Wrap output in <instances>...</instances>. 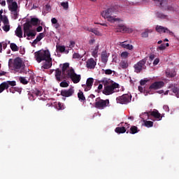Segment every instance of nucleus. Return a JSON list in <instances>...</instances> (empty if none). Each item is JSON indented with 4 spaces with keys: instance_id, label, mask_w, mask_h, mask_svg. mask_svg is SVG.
<instances>
[{
    "instance_id": "bb28decb",
    "label": "nucleus",
    "mask_w": 179,
    "mask_h": 179,
    "mask_svg": "<svg viewBox=\"0 0 179 179\" xmlns=\"http://www.w3.org/2000/svg\"><path fill=\"white\" fill-rule=\"evenodd\" d=\"M51 23L55 29H59V24L58 23V20H57V18L52 17L51 19Z\"/></svg>"
},
{
    "instance_id": "4468645a",
    "label": "nucleus",
    "mask_w": 179,
    "mask_h": 179,
    "mask_svg": "<svg viewBox=\"0 0 179 179\" xmlns=\"http://www.w3.org/2000/svg\"><path fill=\"white\" fill-rule=\"evenodd\" d=\"M94 82V80L93 79V78H89L87 79L86 84L82 85V87L84 88L85 92H89V90L92 89Z\"/></svg>"
},
{
    "instance_id": "bf43d9fd",
    "label": "nucleus",
    "mask_w": 179,
    "mask_h": 179,
    "mask_svg": "<svg viewBox=\"0 0 179 179\" xmlns=\"http://www.w3.org/2000/svg\"><path fill=\"white\" fill-rule=\"evenodd\" d=\"M163 108H164V110L165 111H166L167 113H169V111H170V109H169V106H167V105H164V106H163Z\"/></svg>"
},
{
    "instance_id": "a19ab883",
    "label": "nucleus",
    "mask_w": 179,
    "mask_h": 179,
    "mask_svg": "<svg viewBox=\"0 0 179 179\" xmlns=\"http://www.w3.org/2000/svg\"><path fill=\"white\" fill-rule=\"evenodd\" d=\"M172 92L173 93H174L175 96H176V97H179V89L174 87L173 88H172Z\"/></svg>"
},
{
    "instance_id": "cd10ccee",
    "label": "nucleus",
    "mask_w": 179,
    "mask_h": 179,
    "mask_svg": "<svg viewBox=\"0 0 179 179\" xmlns=\"http://www.w3.org/2000/svg\"><path fill=\"white\" fill-rule=\"evenodd\" d=\"M78 97L80 101H85V100H86L85 94H83V92L82 91H79V92L78 93Z\"/></svg>"
},
{
    "instance_id": "ea45409f",
    "label": "nucleus",
    "mask_w": 179,
    "mask_h": 179,
    "mask_svg": "<svg viewBox=\"0 0 179 179\" xmlns=\"http://www.w3.org/2000/svg\"><path fill=\"white\" fill-rule=\"evenodd\" d=\"M121 58H123L124 59L128 58V57H129V52L124 51L122 52L120 55Z\"/></svg>"
},
{
    "instance_id": "58836bf2",
    "label": "nucleus",
    "mask_w": 179,
    "mask_h": 179,
    "mask_svg": "<svg viewBox=\"0 0 179 179\" xmlns=\"http://www.w3.org/2000/svg\"><path fill=\"white\" fill-rule=\"evenodd\" d=\"M57 50L60 52H65V54H68L69 52V51L65 50V46H59V47H57Z\"/></svg>"
},
{
    "instance_id": "8fccbe9b",
    "label": "nucleus",
    "mask_w": 179,
    "mask_h": 179,
    "mask_svg": "<svg viewBox=\"0 0 179 179\" xmlns=\"http://www.w3.org/2000/svg\"><path fill=\"white\" fill-rule=\"evenodd\" d=\"M57 110H64L65 108V106H64V103H58L57 106Z\"/></svg>"
},
{
    "instance_id": "423d86ee",
    "label": "nucleus",
    "mask_w": 179,
    "mask_h": 179,
    "mask_svg": "<svg viewBox=\"0 0 179 179\" xmlns=\"http://www.w3.org/2000/svg\"><path fill=\"white\" fill-rule=\"evenodd\" d=\"M8 10L10 12L11 19L17 20L19 19V12H20V7L17 5V2L13 0H7Z\"/></svg>"
},
{
    "instance_id": "aec40b11",
    "label": "nucleus",
    "mask_w": 179,
    "mask_h": 179,
    "mask_svg": "<svg viewBox=\"0 0 179 179\" xmlns=\"http://www.w3.org/2000/svg\"><path fill=\"white\" fill-rule=\"evenodd\" d=\"M119 45L126 50H134V45L127 43V41L120 42Z\"/></svg>"
},
{
    "instance_id": "a211bd4d",
    "label": "nucleus",
    "mask_w": 179,
    "mask_h": 179,
    "mask_svg": "<svg viewBox=\"0 0 179 179\" xmlns=\"http://www.w3.org/2000/svg\"><path fill=\"white\" fill-rule=\"evenodd\" d=\"M73 93H75V90H73V88H70L67 90H62L61 95L63 96V97H71V96H72Z\"/></svg>"
},
{
    "instance_id": "4c0bfd02",
    "label": "nucleus",
    "mask_w": 179,
    "mask_h": 179,
    "mask_svg": "<svg viewBox=\"0 0 179 179\" xmlns=\"http://www.w3.org/2000/svg\"><path fill=\"white\" fill-rule=\"evenodd\" d=\"M10 47L12 51H14V52L19 51V47H17L16 43H10Z\"/></svg>"
},
{
    "instance_id": "9d476101",
    "label": "nucleus",
    "mask_w": 179,
    "mask_h": 179,
    "mask_svg": "<svg viewBox=\"0 0 179 179\" xmlns=\"http://www.w3.org/2000/svg\"><path fill=\"white\" fill-rule=\"evenodd\" d=\"M131 100H132V96L129 94H123L116 98V101L119 104H128L131 103Z\"/></svg>"
},
{
    "instance_id": "4d7b16f0",
    "label": "nucleus",
    "mask_w": 179,
    "mask_h": 179,
    "mask_svg": "<svg viewBox=\"0 0 179 179\" xmlns=\"http://www.w3.org/2000/svg\"><path fill=\"white\" fill-rule=\"evenodd\" d=\"M159 62H160V59H159V58H156L155 60H154V62H153V65L155 66H156V65H157L159 64Z\"/></svg>"
},
{
    "instance_id": "338daca9",
    "label": "nucleus",
    "mask_w": 179,
    "mask_h": 179,
    "mask_svg": "<svg viewBox=\"0 0 179 179\" xmlns=\"http://www.w3.org/2000/svg\"><path fill=\"white\" fill-rule=\"evenodd\" d=\"M6 75V72L5 71H0V76H5Z\"/></svg>"
},
{
    "instance_id": "774afa93",
    "label": "nucleus",
    "mask_w": 179,
    "mask_h": 179,
    "mask_svg": "<svg viewBox=\"0 0 179 179\" xmlns=\"http://www.w3.org/2000/svg\"><path fill=\"white\" fill-rule=\"evenodd\" d=\"M150 59L151 61H153V60L155 59V55H151L150 56Z\"/></svg>"
},
{
    "instance_id": "f03ea898",
    "label": "nucleus",
    "mask_w": 179,
    "mask_h": 179,
    "mask_svg": "<svg viewBox=\"0 0 179 179\" xmlns=\"http://www.w3.org/2000/svg\"><path fill=\"white\" fill-rule=\"evenodd\" d=\"M101 82L104 85L103 94L106 96H110L113 93H117L120 90V85L114 83L110 78H103Z\"/></svg>"
},
{
    "instance_id": "0e129e2a",
    "label": "nucleus",
    "mask_w": 179,
    "mask_h": 179,
    "mask_svg": "<svg viewBox=\"0 0 179 179\" xmlns=\"http://www.w3.org/2000/svg\"><path fill=\"white\" fill-rule=\"evenodd\" d=\"M36 31H37L38 32L42 31H43V27H41V26L38 27L36 28Z\"/></svg>"
},
{
    "instance_id": "473e14b6",
    "label": "nucleus",
    "mask_w": 179,
    "mask_h": 179,
    "mask_svg": "<svg viewBox=\"0 0 179 179\" xmlns=\"http://www.w3.org/2000/svg\"><path fill=\"white\" fill-rule=\"evenodd\" d=\"M144 122V125L145 127H146L147 128H152V127H153V122L150 121V120H145L143 121Z\"/></svg>"
},
{
    "instance_id": "393cba45",
    "label": "nucleus",
    "mask_w": 179,
    "mask_h": 179,
    "mask_svg": "<svg viewBox=\"0 0 179 179\" xmlns=\"http://www.w3.org/2000/svg\"><path fill=\"white\" fill-rule=\"evenodd\" d=\"M15 33L17 37H19V38H22L23 37V31H22V27L18 26L15 31Z\"/></svg>"
},
{
    "instance_id": "412c9836",
    "label": "nucleus",
    "mask_w": 179,
    "mask_h": 179,
    "mask_svg": "<svg viewBox=\"0 0 179 179\" xmlns=\"http://www.w3.org/2000/svg\"><path fill=\"white\" fill-rule=\"evenodd\" d=\"M151 115L155 118L156 121H162V115L157 111V110H154L151 112Z\"/></svg>"
},
{
    "instance_id": "6e6552de",
    "label": "nucleus",
    "mask_w": 179,
    "mask_h": 179,
    "mask_svg": "<svg viewBox=\"0 0 179 179\" xmlns=\"http://www.w3.org/2000/svg\"><path fill=\"white\" fill-rule=\"evenodd\" d=\"M148 61V59L144 58L141 60H140L138 62H137L136 64H134V72L136 73H141L142 71L146 69V62Z\"/></svg>"
},
{
    "instance_id": "c03bdc74",
    "label": "nucleus",
    "mask_w": 179,
    "mask_h": 179,
    "mask_svg": "<svg viewBox=\"0 0 179 179\" xmlns=\"http://www.w3.org/2000/svg\"><path fill=\"white\" fill-rule=\"evenodd\" d=\"M148 82H149V79L144 78L143 80H141L140 85H141V86H145L146 85V83H148Z\"/></svg>"
},
{
    "instance_id": "de8ad7c7",
    "label": "nucleus",
    "mask_w": 179,
    "mask_h": 179,
    "mask_svg": "<svg viewBox=\"0 0 179 179\" xmlns=\"http://www.w3.org/2000/svg\"><path fill=\"white\" fill-rule=\"evenodd\" d=\"M73 58L74 59H79L80 58H82V55H80V54H79V53L75 52V53L73 55Z\"/></svg>"
},
{
    "instance_id": "a18cd8bd",
    "label": "nucleus",
    "mask_w": 179,
    "mask_h": 179,
    "mask_svg": "<svg viewBox=\"0 0 179 179\" xmlns=\"http://www.w3.org/2000/svg\"><path fill=\"white\" fill-rule=\"evenodd\" d=\"M138 132V127L133 126L130 129V134H136Z\"/></svg>"
},
{
    "instance_id": "ddd939ff",
    "label": "nucleus",
    "mask_w": 179,
    "mask_h": 179,
    "mask_svg": "<svg viewBox=\"0 0 179 179\" xmlns=\"http://www.w3.org/2000/svg\"><path fill=\"white\" fill-rule=\"evenodd\" d=\"M116 31L117 33H132V29L128 28L124 24H120L116 28Z\"/></svg>"
},
{
    "instance_id": "49530a36",
    "label": "nucleus",
    "mask_w": 179,
    "mask_h": 179,
    "mask_svg": "<svg viewBox=\"0 0 179 179\" xmlns=\"http://www.w3.org/2000/svg\"><path fill=\"white\" fill-rule=\"evenodd\" d=\"M61 87H68L69 86V83L66 82V80L62 81L60 83Z\"/></svg>"
},
{
    "instance_id": "c9c22d12",
    "label": "nucleus",
    "mask_w": 179,
    "mask_h": 179,
    "mask_svg": "<svg viewBox=\"0 0 179 179\" xmlns=\"http://www.w3.org/2000/svg\"><path fill=\"white\" fill-rule=\"evenodd\" d=\"M140 118L143 120V121H145L146 120H149V113H144L141 115H140Z\"/></svg>"
},
{
    "instance_id": "864d4df0",
    "label": "nucleus",
    "mask_w": 179,
    "mask_h": 179,
    "mask_svg": "<svg viewBox=\"0 0 179 179\" xmlns=\"http://www.w3.org/2000/svg\"><path fill=\"white\" fill-rule=\"evenodd\" d=\"M157 17H159L160 19H165L166 18V15H163L162 13H157Z\"/></svg>"
},
{
    "instance_id": "1a4fd4ad",
    "label": "nucleus",
    "mask_w": 179,
    "mask_h": 179,
    "mask_svg": "<svg viewBox=\"0 0 179 179\" xmlns=\"http://www.w3.org/2000/svg\"><path fill=\"white\" fill-rule=\"evenodd\" d=\"M110 104V101L108 99L103 100L100 98H96L95 99L94 106L96 108H99V110H103Z\"/></svg>"
},
{
    "instance_id": "f3484780",
    "label": "nucleus",
    "mask_w": 179,
    "mask_h": 179,
    "mask_svg": "<svg viewBox=\"0 0 179 179\" xmlns=\"http://www.w3.org/2000/svg\"><path fill=\"white\" fill-rule=\"evenodd\" d=\"M96 65H97V62L93 58H90L86 62V67L88 68V69H94Z\"/></svg>"
},
{
    "instance_id": "5fc2aeb1",
    "label": "nucleus",
    "mask_w": 179,
    "mask_h": 179,
    "mask_svg": "<svg viewBox=\"0 0 179 179\" xmlns=\"http://www.w3.org/2000/svg\"><path fill=\"white\" fill-rule=\"evenodd\" d=\"M2 13H3V10H0V20H1V22L3 20V17H7L6 15H2Z\"/></svg>"
},
{
    "instance_id": "b1692460",
    "label": "nucleus",
    "mask_w": 179,
    "mask_h": 179,
    "mask_svg": "<svg viewBox=\"0 0 179 179\" xmlns=\"http://www.w3.org/2000/svg\"><path fill=\"white\" fill-rule=\"evenodd\" d=\"M127 129H128L127 126H126V127H122V126H120L115 129V132H116V134H125L127 132Z\"/></svg>"
},
{
    "instance_id": "39448f33",
    "label": "nucleus",
    "mask_w": 179,
    "mask_h": 179,
    "mask_svg": "<svg viewBox=\"0 0 179 179\" xmlns=\"http://www.w3.org/2000/svg\"><path fill=\"white\" fill-rule=\"evenodd\" d=\"M8 67L10 69L15 71V72H18V73L24 72V64L20 57H17L15 59H10L8 60Z\"/></svg>"
},
{
    "instance_id": "603ef678",
    "label": "nucleus",
    "mask_w": 179,
    "mask_h": 179,
    "mask_svg": "<svg viewBox=\"0 0 179 179\" xmlns=\"http://www.w3.org/2000/svg\"><path fill=\"white\" fill-rule=\"evenodd\" d=\"M166 75L167 78H173L176 76V73L166 71Z\"/></svg>"
},
{
    "instance_id": "79ce46f5",
    "label": "nucleus",
    "mask_w": 179,
    "mask_h": 179,
    "mask_svg": "<svg viewBox=\"0 0 179 179\" xmlns=\"http://www.w3.org/2000/svg\"><path fill=\"white\" fill-rule=\"evenodd\" d=\"M19 80L22 85H27V83H29V81L24 77H20Z\"/></svg>"
},
{
    "instance_id": "13d9d810",
    "label": "nucleus",
    "mask_w": 179,
    "mask_h": 179,
    "mask_svg": "<svg viewBox=\"0 0 179 179\" xmlns=\"http://www.w3.org/2000/svg\"><path fill=\"white\" fill-rule=\"evenodd\" d=\"M75 47V41H71L69 44V48H73Z\"/></svg>"
},
{
    "instance_id": "e433bc0d",
    "label": "nucleus",
    "mask_w": 179,
    "mask_h": 179,
    "mask_svg": "<svg viewBox=\"0 0 179 179\" xmlns=\"http://www.w3.org/2000/svg\"><path fill=\"white\" fill-rule=\"evenodd\" d=\"M34 94H36V96H41V92L39 90L35 91L34 94H31V96H29V100H34Z\"/></svg>"
},
{
    "instance_id": "69168bd1",
    "label": "nucleus",
    "mask_w": 179,
    "mask_h": 179,
    "mask_svg": "<svg viewBox=\"0 0 179 179\" xmlns=\"http://www.w3.org/2000/svg\"><path fill=\"white\" fill-rule=\"evenodd\" d=\"M143 85L138 86V90L141 93H142V92H143V87H142Z\"/></svg>"
},
{
    "instance_id": "7c9ffc66",
    "label": "nucleus",
    "mask_w": 179,
    "mask_h": 179,
    "mask_svg": "<svg viewBox=\"0 0 179 179\" xmlns=\"http://www.w3.org/2000/svg\"><path fill=\"white\" fill-rule=\"evenodd\" d=\"M88 31H91V33H94L95 36H101V32L97 30V29L90 28V29H88Z\"/></svg>"
},
{
    "instance_id": "09e8293b",
    "label": "nucleus",
    "mask_w": 179,
    "mask_h": 179,
    "mask_svg": "<svg viewBox=\"0 0 179 179\" xmlns=\"http://www.w3.org/2000/svg\"><path fill=\"white\" fill-rule=\"evenodd\" d=\"M44 38V33H40L37 36L36 39L39 41H41Z\"/></svg>"
},
{
    "instance_id": "72a5a7b5",
    "label": "nucleus",
    "mask_w": 179,
    "mask_h": 179,
    "mask_svg": "<svg viewBox=\"0 0 179 179\" xmlns=\"http://www.w3.org/2000/svg\"><path fill=\"white\" fill-rule=\"evenodd\" d=\"M152 31H153L152 29H146L141 34V36L142 37L146 38V37H149V33H152Z\"/></svg>"
},
{
    "instance_id": "20e7f679",
    "label": "nucleus",
    "mask_w": 179,
    "mask_h": 179,
    "mask_svg": "<svg viewBox=\"0 0 179 179\" xmlns=\"http://www.w3.org/2000/svg\"><path fill=\"white\" fill-rule=\"evenodd\" d=\"M115 15H117V10L114 8H108L101 13V16L110 23H115V22H122V20L117 17Z\"/></svg>"
},
{
    "instance_id": "c756f323",
    "label": "nucleus",
    "mask_w": 179,
    "mask_h": 179,
    "mask_svg": "<svg viewBox=\"0 0 179 179\" xmlns=\"http://www.w3.org/2000/svg\"><path fill=\"white\" fill-rule=\"evenodd\" d=\"M120 66H121L122 69H127V68H128V62L122 60L120 63Z\"/></svg>"
},
{
    "instance_id": "0eeeda50",
    "label": "nucleus",
    "mask_w": 179,
    "mask_h": 179,
    "mask_svg": "<svg viewBox=\"0 0 179 179\" xmlns=\"http://www.w3.org/2000/svg\"><path fill=\"white\" fill-rule=\"evenodd\" d=\"M24 37L27 36L28 37H36V31L31 29L32 25L29 22L24 24Z\"/></svg>"
},
{
    "instance_id": "c85d7f7f",
    "label": "nucleus",
    "mask_w": 179,
    "mask_h": 179,
    "mask_svg": "<svg viewBox=\"0 0 179 179\" xmlns=\"http://www.w3.org/2000/svg\"><path fill=\"white\" fill-rule=\"evenodd\" d=\"M169 45H170L169 44V43H162L160 45V46L157 47V51H163L164 50V49L166 48V47H169Z\"/></svg>"
},
{
    "instance_id": "3c124183",
    "label": "nucleus",
    "mask_w": 179,
    "mask_h": 179,
    "mask_svg": "<svg viewBox=\"0 0 179 179\" xmlns=\"http://www.w3.org/2000/svg\"><path fill=\"white\" fill-rule=\"evenodd\" d=\"M120 126L122 127V128H127V126L128 129H129V127H130L129 124L125 123V122L120 123Z\"/></svg>"
},
{
    "instance_id": "dca6fc26",
    "label": "nucleus",
    "mask_w": 179,
    "mask_h": 179,
    "mask_svg": "<svg viewBox=\"0 0 179 179\" xmlns=\"http://www.w3.org/2000/svg\"><path fill=\"white\" fill-rule=\"evenodd\" d=\"M1 22H3V30L6 32L9 31V30H10V25L9 24V20L8 19V17H3Z\"/></svg>"
},
{
    "instance_id": "2eb2a0df",
    "label": "nucleus",
    "mask_w": 179,
    "mask_h": 179,
    "mask_svg": "<svg viewBox=\"0 0 179 179\" xmlns=\"http://www.w3.org/2000/svg\"><path fill=\"white\" fill-rule=\"evenodd\" d=\"M164 86V82L163 81H157L151 84L149 89L150 90H157L162 89Z\"/></svg>"
},
{
    "instance_id": "6e6d98bb",
    "label": "nucleus",
    "mask_w": 179,
    "mask_h": 179,
    "mask_svg": "<svg viewBox=\"0 0 179 179\" xmlns=\"http://www.w3.org/2000/svg\"><path fill=\"white\" fill-rule=\"evenodd\" d=\"M9 92L10 93H16V88L15 87H11L10 89H9Z\"/></svg>"
},
{
    "instance_id": "680f3d73",
    "label": "nucleus",
    "mask_w": 179,
    "mask_h": 179,
    "mask_svg": "<svg viewBox=\"0 0 179 179\" xmlns=\"http://www.w3.org/2000/svg\"><path fill=\"white\" fill-rule=\"evenodd\" d=\"M15 92H17L20 94L22 93V88L15 87Z\"/></svg>"
},
{
    "instance_id": "e2e57ef3",
    "label": "nucleus",
    "mask_w": 179,
    "mask_h": 179,
    "mask_svg": "<svg viewBox=\"0 0 179 179\" xmlns=\"http://www.w3.org/2000/svg\"><path fill=\"white\" fill-rule=\"evenodd\" d=\"M0 5H1V6H6V1L5 0L0 1Z\"/></svg>"
},
{
    "instance_id": "052dcab7",
    "label": "nucleus",
    "mask_w": 179,
    "mask_h": 179,
    "mask_svg": "<svg viewBox=\"0 0 179 179\" xmlns=\"http://www.w3.org/2000/svg\"><path fill=\"white\" fill-rule=\"evenodd\" d=\"M1 45H2V48H3V50H5L6 48V47H8V43H6V42H2Z\"/></svg>"
},
{
    "instance_id": "2f4dec72",
    "label": "nucleus",
    "mask_w": 179,
    "mask_h": 179,
    "mask_svg": "<svg viewBox=\"0 0 179 179\" xmlns=\"http://www.w3.org/2000/svg\"><path fill=\"white\" fill-rule=\"evenodd\" d=\"M94 99H96V96L94 95V94H90L89 96H88V101L90 103V104H94Z\"/></svg>"
},
{
    "instance_id": "5701e85b",
    "label": "nucleus",
    "mask_w": 179,
    "mask_h": 179,
    "mask_svg": "<svg viewBox=\"0 0 179 179\" xmlns=\"http://www.w3.org/2000/svg\"><path fill=\"white\" fill-rule=\"evenodd\" d=\"M155 29L157 33H170V30L163 26L157 25Z\"/></svg>"
},
{
    "instance_id": "f704fd0d",
    "label": "nucleus",
    "mask_w": 179,
    "mask_h": 179,
    "mask_svg": "<svg viewBox=\"0 0 179 179\" xmlns=\"http://www.w3.org/2000/svg\"><path fill=\"white\" fill-rule=\"evenodd\" d=\"M61 6H62L63 9H64V10H68V9H69V3H68V1L66 2H62L60 3Z\"/></svg>"
},
{
    "instance_id": "9b49d317",
    "label": "nucleus",
    "mask_w": 179,
    "mask_h": 179,
    "mask_svg": "<svg viewBox=\"0 0 179 179\" xmlns=\"http://www.w3.org/2000/svg\"><path fill=\"white\" fill-rule=\"evenodd\" d=\"M9 86H16V81H6L0 85V93L3 90H8Z\"/></svg>"
},
{
    "instance_id": "a878e982",
    "label": "nucleus",
    "mask_w": 179,
    "mask_h": 179,
    "mask_svg": "<svg viewBox=\"0 0 179 179\" xmlns=\"http://www.w3.org/2000/svg\"><path fill=\"white\" fill-rule=\"evenodd\" d=\"M29 23H30L31 26H38V24H40V20H38V18L33 17Z\"/></svg>"
},
{
    "instance_id": "37998d69",
    "label": "nucleus",
    "mask_w": 179,
    "mask_h": 179,
    "mask_svg": "<svg viewBox=\"0 0 179 179\" xmlns=\"http://www.w3.org/2000/svg\"><path fill=\"white\" fill-rule=\"evenodd\" d=\"M103 73H105V75H113V73H114V71L111 70V69H103Z\"/></svg>"
},
{
    "instance_id": "f8f14e48",
    "label": "nucleus",
    "mask_w": 179,
    "mask_h": 179,
    "mask_svg": "<svg viewBox=\"0 0 179 179\" xmlns=\"http://www.w3.org/2000/svg\"><path fill=\"white\" fill-rule=\"evenodd\" d=\"M55 70H52L51 73H52ZM55 76L58 82H61L62 79H66V77H65V75H64V67H62V71L59 69H57L55 70Z\"/></svg>"
},
{
    "instance_id": "7ed1b4c3",
    "label": "nucleus",
    "mask_w": 179,
    "mask_h": 179,
    "mask_svg": "<svg viewBox=\"0 0 179 179\" xmlns=\"http://www.w3.org/2000/svg\"><path fill=\"white\" fill-rule=\"evenodd\" d=\"M63 75L66 79H71L73 83H79L82 76L80 74H76L75 70L71 67H69V63H65L63 64Z\"/></svg>"
},
{
    "instance_id": "4be33fe9",
    "label": "nucleus",
    "mask_w": 179,
    "mask_h": 179,
    "mask_svg": "<svg viewBox=\"0 0 179 179\" xmlns=\"http://www.w3.org/2000/svg\"><path fill=\"white\" fill-rule=\"evenodd\" d=\"M110 57V53L107 52H103L101 55V59L103 64H107L108 62V57Z\"/></svg>"
},
{
    "instance_id": "f257e3e1",
    "label": "nucleus",
    "mask_w": 179,
    "mask_h": 179,
    "mask_svg": "<svg viewBox=\"0 0 179 179\" xmlns=\"http://www.w3.org/2000/svg\"><path fill=\"white\" fill-rule=\"evenodd\" d=\"M34 59L40 64L45 61L42 66L43 69H50L52 66V59H51V54L48 50H41L34 52Z\"/></svg>"
},
{
    "instance_id": "6ab92c4d",
    "label": "nucleus",
    "mask_w": 179,
    "mask_h": 179,
    "mask_svg": "<svg viewBox=\"0 0 179 179\" xmlns=\"http://www.w3.org/2000/svg\"><path fill=\"white\" fill-rule=\"evenodd\" d=\"M100 45L98 43L96 46L91 50V55L94 57V58H97L99 57V48Z\"/></svg>"
}]
</instances>
